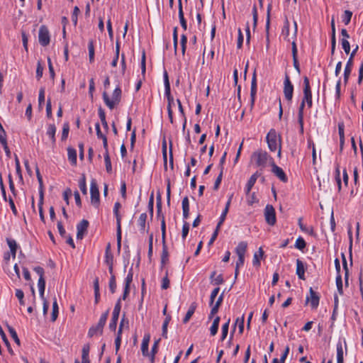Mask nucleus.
I'll list each match as a JSON object with an SVG mask.
<instances>
[{
  "mask_svg": "<svg viewBox=\"0 0 363 363\" xmlns=\"http://www.w3.org/2000/svg\"><path fill=\"white\" fill-rule=\"evenodd\" d=\"M90 194L91 203L98 207L99 205V191L97 184L94 179L91 182Z\"/></svg>",
  "mask_w": 363,
  "mask_h": 363,
  "instance_id": "9",
  "label": "nucleus"
},
{
  "mask_svg": "<svg viewBox=\"0 0 363 363\" xmlns=\"http://www.w3.org/2000/svg\"><path fill=\"white\" fill-rule=\"evenodd\" d=\"M16 296L19 300L20 305L23 306L25 304L23 297H24V293L21 289H16Z\"/></svg>",
  "mask_w": 363,
  "mask_h": 363,
  "instance_id": "60",
  "label": "nucleus"
},
{
  "mask_svg": "<svg viewBox=\"0 0 363 363\" xmlns=\"http://www.w3.org/2000/svg\"><path fill=\"white\" fill-rule=\"evenodd\" d=\"M6 242L10 248L11 256L14 259L16 257L18 248L17 243L15 240L11 238H6Z\"/></svg>",
  "mask_w": 363,
  "mask_h": 363,
  "instance_id": "21",
  "label": "nucleus"
},
{
  "mask_svg": "<svg viewBox=\"0 0 363 363\" xmlns=\"http://www.w3.org/2000/svg\"><path fill=\"white\" fill-rule=\"evenodd\" d=\"M59 308L58 304L57 302V298L55 297L54 301L52 303V315H51V321L55 322L58 316L59 313Z\"/></svg>",
  "mask_w": 363,
  "mask_h": 363,
  "instance_id": "28",
  "label": "nucleus"
},
{
  "mask_svg": "<svg viewBox=\"0 0 363 363\" xmlns=\"http://www.w3.org/2000/svg\"><path fill=\"white\" fill-rule=\"evenodd\" d=\"M303 98L304 102L307 103L308 108L312 106V93L310 86L309 79L307 77H303Z\"/></svg>",
  "mask_w": 363,
  "mask_h": 363,
  "instance_id": "5",
  "label": "nucleus"
},
{
  "mask_svg": "<svg viewBox=\"0 0 363 363\" xmlns=\"http://www.w3.org/2000/svg\"><path fill=\"white\" fill-rule=\"evenodd\" d=\"M80 11L78 6H75L73 10V13L72 15V21L74 26L77 24V16L79 13Z\"/></svg>",
  "mask_w": 363,
  "mask_h": 363,
  "instance_id": "63",
  "label": "nucleus"
},
{
  "mask_svg": "<svg viewBox=\"0 0 363 363\" xmlns=\"http://www.w3.org/2000/svg\"><path fill=\"white\" fill-rule=\"evenodd\" d=\"M352 67L350 65H347L345 67L344 70V82L347 84L350 76L352 72Z\"/></svg>",
  "mask_w": 363,
  "mask_h": 363,
  "instance_id": "51",
  "label": "nucleus"
},
{
  "mask_svg": "<svg viewBox=\"0 0 363 363\" xmlns=\"http://www.w3.org/2000/svg\"><path fill=\"white\" fill-rule=\"evenodd\" d=\"M179 18L182 28L186 30L187 28V23L184 16L183 9L181 7L180 11H179Z\"/></svg>",
  "mask_w": 363,
  "mask_h": 363,
  "instance_id": "47",
  "label": "nucleus"
},
{
  "mask_svg": "<svg viewBox=\"0 0 363 363\" xmlns=\"http://www.w3.org/2000/svg\"><path fill=\"white\" fill-rule=\"evenodd\" d=\"M121 203L119 202L115 203L114 208H113V213L116 218V225L117 226H121V216L119 213V209L121 208Z\"/></svg>",
  "mask_w": 363,
  "mask_h": 363,
  "instance_id": "29",
  "label": "nucleus"
},
{
  "mask_svg": "<svg viewBox=\"0 0 363 363\" xmlns=\"http://www.w3.org/2000/svg\"><path fill=\"white\" fill-rule=\"evenodd\" d=\"M89 226V222L88 220L83 219L82 221H80L77 225V238L78 240H82L84 235V234L87 231V228Z\"/></svg>",
  "mask_w": 363,
  "mask_h": 363,
  "instance_id": "13",
  "label": "nucleus"
},
{
  "mask_svg": "<svg viewBox=\"0 0 363 363\" xmlns=\"http://www.w3.org/2000/svg\"><path fill=\"white\" fill-rule=\"evenodd\" d=\"M109 289L111 294H114L116 290V279L114 274L111 276L108 283Z\"/></svg>",
  "mask_w": 363,
  "mask_h": 363,
  "instance_id": "38",
  "label": "nucleus"
},
{
  "mask_svg": "<svg viewBox=\"0 0 363 363\" xmlns=\"http://www.w3.org/2000/svg\"><path fill=\"white\" fill-rule=\"evenodd\" d=\"M7 328H8L9 332L11 337L13 339L15 342L19 345H20V340H19V338L18 337V335H17L15 329L13 328H12L11 326H9V325H7Z\"/></svg>",
  "mask_w": 363,
  "mask_h": 363,
  "instance_id": "44",
  "label": "nucleus"
},
{
  "mask_svg": "<svg viewBox=\"0 0 363 363\" xmlns=\"http://www.w3.org/2000/svg\"><path fill=\"white\" fill-rule=\"evenodd\" d=\"M69 131V123H65L63 125V128H62V137H61L62 140H65L67 138Z\"/></svg>",
  "mask_w": 363,
  "mask_h": 363,
  "instance_id": "49",
  "label": "nucleus"
},
{
  "mask_svg": "<svg viewBox=\"0 0 363 363\" xmlns=\"http://www.w3.org/2000/svg\"><path fill=\"white\" fill-rule=\"evenodd\" d=\"M237 325H238L239 333L242 334L243 333V330H244V315H242V316L240 318H238L236 319V321H235V325L233 326V332L235 331V327H236Z\"/></svg>",
  "mask_w": 363,
  "mask_h": 363,
  "instance_id": "35",
  "label": "nucleus"
},
{
  "mask_svg": "<svg viewBox=\"0 0 363 363\" xmlns=\"http://www.w3.org/2000/svg\"><path fill=\"white\" fill-rule=\"evenodd\" d=\"M230 322V319L228 318L227 320V322L225 324H223L222 326V335H221L222 341H223L227 337Z\"/></svg>",
  "mask_w": 363,
  "mask_h": 363,
  "instance_id": "43",
  "label": "nucleus"
},
{
  "mask_svg": "<svg viewBox=\"0 0 363 363\" xmlns=\"http://www.w3.org/2000/svg\"><path fill=\"white\" fill-rule=\"evenodd\" d=\"M267 143L269 149L272 152H274L278 148V157L281 156V137L277 135L274 129H271L267 135Z\"/></svg>",
  "mask_w": 363,
  "mask_h": 363,
  "instance_id": "1",
  "label": "nucleus"
},
{
  "mask_svg": "<svg viewBox=\"0 0 363 363\" xmlns=\"http://www.w3.org/2000/svg\"><path fill=\"white\" fill-rule=\"evenodd\" d=\"M133 268H130L128 275L125 279V286L130 287L131 282L133 281Z\"/></svg>",
  "mask_w": 363,
  "mask_h": 363,
  "instance_id": "54",
  "label": "nucleus"
},
{
  "mask_svg": "<svg viewBox=\"0 0 363 363\" xmlns=\"http://www.w3.org/2000/svg\"><path fill=\"white\" fill-rule=\"evenodd\" d=\"M162 252L161 255V267L162 268L169 261V252L166 245V223L164 216H163L162 220Z\"/></svg>",
  "mask_w": 363,
  "mask_h": 363,
  "instance_id": "4",
  "label": "nucleus"
},
{
  "mask_svg": "<svg viewBox=\"0 0 363 363\" xmlns=\"http://www.w3.org/2000/svg\"><path fill=\"white\" fill-rule=\"evenodd\" d=\"M251 159L255 161L257 166L264 168L269 162L272 164L274 159L266 151L259 150L252 153Z\"/></svg>",
  "mask_w": 363,
  "mask_h": 363,
  "instance_id": "2",
  "label": "nucleus"
},
{
  "mask_svg": "<svg viewBox=\"0 0 363 363\" xmlns=\"http://www.w3.org/2000/svg\"><path fill=\"white\" fill-rule=\"evenodd\" d=\"M186 43H187V37L184 34L182 35V36H181V47H182V52L183 55L185 54Z\"/></svg>",
  "mask_w": 363,
  "mask_h": 363,
  "instance_id": "62",
  "label": "nucleus"
},
{
  "mask_svg": "<svg viewBox=\"0 0 363 363\" xmlns=\"http://www.w3.org/2000/svg\"><path fill=\"white\" fill-rule=\"evenodd\" d=\"M109 311L107 310L105 313H104L101 317L100 319L97 323L98 326H99L101 328L104 330V327L106 323L108 316Z\"/></svg>",
  "mask_w": 363,
  "mask_h": 363,
  "instance_id": "40",
  "label": "nucleus"
},
{
  "mask_svg": "<svg viewBox=\"0 0 363 363\" xmlns=\"http://www.w3.org/2000/svg\"><path fill=\"white\" fill-rule=\"evenodd\" d=\"M35 172L36 177L39 183V198L44 199V186L43 182V177L38 167H35Z\"/></svg>",
  "mask_w": 363,
  "mask_h": 363,
  "instance_id": "18",
  "label": "nucleus"
},
{
  "mask_svg": "<svg viewBox=\"0 0 363 363\" xmlns=\"http://www.w3.org/2000/svg\"><path fill=\"white\" fill-rule=\"evenodd\" d=\"M56 130H57L56 127L54 124H50L48 127V130L46 132L47 135H48L50 138L52 145H55V141H56V139H55Z\"/></svg>",
  "mask_w": 363,
  "mask_h": 363,
  "instance_id": "24",
  "label": "nucleus"
},
{
  "mask_svg": "<svg viewBox=\"0 0 363 363\" xmlns=\"http://www.w3.org/2000/svg\"><path fill=\"white\" fill-rule=\"evenodd\" d=\"M44 101H45V87H41L40 89L39 95H38V104H39L40 108H41Z\"/></svg>",
  "mask_w": 363,
  "mask_h": 363,
  "instance_id": "57",
  "label": "nucleus"
},
{
  "mask_svg": "<svg viewBox=\"0 0 363 363\" xmlns=\"http://www.w3.org/2000/svg\"><path fill=\"white\" fill-rule=\"evenodd\" d=\"M281 34H282V35L284 36V39L285 40H287L288 41H289V22L287 18L285 20V22H284V26H283V28H282Z\"/></svg>",
  "mask_w": 363,
  "mask_h": 363,
  "instance_id": "39",
  "label": "nucleus"
},
{
  "mask_svg": "<svg viewBox=\"0 0 363 363\" xmlns=\"http://www.w3.org/2000/svg\"><path fill=\"white\" fill-rule=\"evenodd\" d=\"M104 162L106 164V169L108 173H111L112 171L111 162L109 157L108 152H105L104 154Z\"/></svg>",
  "mask_w": 363,
  "mask_h": 363,
  "instance_id": "42",
  "label": "nucleus"
},
{
  "mask_svg": "<svg viewBox=\"0 0 363 363\" xmlns=\"http://www.w3.org/2000/svg\"><path fill=\"white\" fill-rule=\"evenodd\" d=\"M264 256V251L262 247L259 248V250L254 254L253 257V265L256 267L260 266V259Z\"/></svg>",
  "mask_w": 363,
  "mask_h": 363,
  "instance_id": "23",
  "label": "nucleus"
},
{
  "mask_svg": "<svg viewBox=\"0 0 363 363\" xmlns=\"http://www.w3.org/2000/svg\"><path fill=\"white\" fill-rule=\"evenodd\" d=\"M260 176V173L258 172H256L254 173L250 178L249 179L246 187H245V194L248 195L252 188V186L255 185L257 178Z\"/></svg>",
  "mask_w": 363,
  "mask_h": 363,
  "instance_id": "15",
  "label": "nucleus"
},
{
  "mask_svg": "<svg viewBox=\"0 0 363 363\" xmlns=\"http://www.w3.org/2000/svg\"><path fill=\"white\" fill-rule=\"evenodd\" d=\"M68 160L72 165L77 164V151L74 148L69 147L67 148Z\"/></svg>",
  "mask_w": 363,
  "mask_h": 363,
  "instance_id": "22",
  "label": "nucleus"
},
{
  "mask_svg": "<svg viewBox=\"0 0 363 363\" xmlns=\"http://www.w3.org/2000/svg\"><path fill=\"white\" fill-rule=\"evenodd\" d=\"M88 50H89V60L90 63L94 62V46L93 40H90L88 43Z\"/></svg>",
  "mask_w": 363,
  "mask_h": 363,
  "instance_id": "33",
  "label": "nucleus"
},
{
  "mask_svg": "<svg viewBox=\"0 0 363 363\" xmlns=\"http://www.w3.org/2000/svg\"><path fill=\"white\" fill-rule=\"evenodd\" d=\"M232 197H233V195H231L230 196L228 201H227V203L225 204V207L223 209V212H222V213H221V215L220 216L219 221L218 223V227H221V225H223V222L225 221V220L226 218V216H227V214L228 213L229 208H230V206Z\"/></svg>",
  "mask_w": 363,
  "mask_h": 363,
  "instance_id": "17",
  "label": "nucleus"
},
{
  "mask_svg": "<svg viewBox=\"0 0 363 363\" xmlns=\"http://www.w3.org/2000/svg\"><path fill=\"white\" fill-rule=\"evenodd\" d=\"M146 71V56H145V51L143 50L142 52V57H141V72L142 74H145Z\"/></svg>",
  "mask_w": 363,
  "mask_h": 363,
  "instance_id": "53",
  "label": "nucleus"
},
{
  "mask_svg": "<svg viewBox=\"0 0 363 363\" xmlns=\"http://www.w3.org/2000/svg\"><path fill=\"white\" fill-rule=\"evenodd\" d=\"M162 150L163 160H164V167L167 168V142H166L165 138H164L162 140Z\"/></svg>",
  "mask_w": 363,
  "mask_h": 363,
  "instance_id": "48",
  "label": "nucleus"
},
{
  "mask_svg": "<svg viewBox=\"0 0 363 363\" xmlns=\"http://www.w3.org/2000/svg\"><path fill=\"white\" fill-rule=\"evenodd\" d=\"M103 99L106 105L110 108L113 109L115 106L121 101V89L119 86L116 87L113 92L112 96V99H110L108 94L106 91H104L103 94Z\"/></svg>",
  "mask_w": 363,
  "mask_h": 363,
  "instance_id": "3",
  "label": "nucleus"
},
{
  "mask_svg": "<svg viewBox=\"0 0 363 363\" xmlns=\"http://www.w3.org/2000/svg\"><path fill=\"white\" fill-rule=\"evenodd\" d=\"M352 16V11H350L349 10L345 11L344 14L342 16V21L344 22V23L345 25H348L350 23Z\"/></svg>",
  "mask_w": 363,
  "mask_h": 363,
  "instance_id": "46",
  "label": "nucleus"
},
{
  "mask_svg": "<svg viewBox=\"0 0 363 363\" xmlns=\"http://www.w3.org/2000/svg\"><path fill=\"white\" fill-rule=\"evenodd\" d=\"M103 329L101 328L98 325H92L88 331V336L89 337H92L94 335L96 334L102 335Z\"/></svg>",
  "mask_w": 363,
  "mask_h": 363,
  "instance_id": "30",
  "label": "nucleus"
},
{
  "mask_svg": "<svg viewBox=\"0 0 363 363\" xmlns=\"http://www.w3.org/2000/svg\"><path fill=\"white\" fill-rule=\"evenodd\" d=\"M196 308V303L195 302H193L191 304V306H189V308L188 311L186 312L185 317L183 319L184 323H186L190 320V318L194 313Z\"/></svg>",
  "mask_w": 363,
  "mask_h": 363,
  "instance_id": "25",
  "label": "nucleus"
},
{
  "mask_svg": "<svg viewBox=\"0 0 363 363\" xmlns=\"http://www.w3.org/2000/svg\"><path fill=\"white\" fill-rule=\"evenodd\" d=\"M298 277L301 280H305V267L303 262L299 259H296V272Z\"/></svg>",
  "mask_w": 363,
  "mask_h": 363,
  "instance_id": "16",
  "label": "nucleus"
},
{
  "mask_svg": "<svg viewBox=\"0 0 363 363\" xmlns=\"http://www.w3.org/2000/svg\"><path fill=\"white\" fill-rule=\"evenodd\" d=\"M219 291H220V288L216 287L211 291V294L210 296V303H209L211 306H212L213 304L215 298L218 296Z\"/></svg>",
  "mask_w": 363,
  "mask_h": 363,
  "instance_id": "59",
  "label": "nucleus"
},
{
  "mask_svg": "<svg viewBox=\"0 0 363 363\" xmlns=\"http://www.w3.org/2000/svg\"><path fill=\"white\" fill-rule=\"evenodd\" d=\"M359 49V46L358 45H356V47L354 48V49L352 50V53L350 54V56L347 62V65H350V66H353V59L357 52Z\"/></svg>",
  "mask_w": 363,
  "mask_h": 363,
  "instance_id": "58",
  "label": "nucleus"
},
{
  "mask_svg": "<svg viewBox=\"0 0 363 363\" xmlns=\"http://www.w3.org/2000/svg\"><path fill=\"white\" fill-rule=\"evenodd\" d=\"M341 45L345 52L349 54L350 52V45L348 40L341 39Z\"/></svg>",
  "mask_w": 363,
  "mask_h": 363,
  "instance_id": "56",
  "label": "nucleus"
},
{
  "mask_svg": "<svg viewBox=\"0 0 363 363\" xmlns=\"http://www.w3.org/2000/svg\"><path fill=\"white\" fill-rule=\"evenodd\" d=\"M306 243L304 240V239L302 237H299L296 239V243H295V247L303 250L306 247Z\"/></svg>",
  "mask_w": 363,
  "mask_h": 363,
  "instance_id": "45",
  "label": "nucleus"
},
{
  "mask_svg": "<svg viewBox=\"0 0 363 363\" xmlns=\"http://www.w3.org/2000/svg\"><path fill=\"white\" fill-rule=\"evenodd\" d=\"M271 166H272V172L277 177H278L282 182H284V183L287 182V181H288L287 176L286 175L284 170L280 167L277 166L274 163V161H272Z\"/></svg>",
  "mask_w": 363,
  "mask_h": 363,
  "instance_id": "12",
  "label": "nucleus"
},
{
  "mask_svg": "<svg viewBox=\"0 0 363 363\" xmlns=\"http://www.w3.org/2000/svg\"><path fill=\"white\" fill-rule=\"evenodd\" d=\"M38 286L39 289L40 297L42 300H44V298H45L44 292H45V280L44 278H41V279H38Z\"/></svg>",
  "mask_w": 363,
  "mask_h": 363,
  "instance_id": "32",
  "label": "nucleus"
},
{
  "mask_svg": "<svg viewBox=\"0 0 363 363\" xmlns=\"http://www.w3.org/2000/svg\"><path fill=\"white\" fill-rule=\"evenodd\" d=\"M305 102L304 100H302L300 106L298 108V122H301V119H303V109L305 107Z\"/></svg>",
  "mask_w": 363,
  "mask_h": 363,
  "instance_id": "55",
  "label": "nucleus"
},
{
  "mask_svg": "<svg viewBox=\"0 0 363 363\" xmlns=\"http://www.w3.org/2000/svg\"><path fill=\"white\" fill-rule=\"evenodd\" d=\"M264 213L267 223L269 225H274L277 221L274 208L272 205L267 204Z\"/></svg>",
  "mask_w": 363,
  "mask_h": 363,
  "instance_id": "7",
  "label": "nucleus"
},
{
  "mask_svg": "<svg viewBox=\"0 0 363 363\" xmlns=\"http://www.w3.org/2000/svg\"><path fill=\"white\" fill-rule=\"evenodd\" d=\"M284 94L286 99L291 101L293 97L294 86L290 81V78L287 74H285L284 82Z\"/></svg>",
  "mask_w": 363,
  "mask_h": 363,
  "instance_id": "8",
  "label": "nucleus"
},
{
  "mask_svg": "<svg viewBox=\"0 0 363 363\" xmlns=\"http://www.w3.org/2000/svg\"><path fill=\"white\" fill-rule=\"evenodd\" d=\"M320 296L311 287L309 289V296L306 297V302H309L312 308L315 309L319 305Z\"/></svg>",
  "mask_w": 363,
  "mask_h": 363,
  "instance_id": "10",
  "label": "nucleus"
},
{
  "mask_svg": "<svg viewBox=\"0 0 363 363\" xmlns=\"http://www.w3.org/2000/svg\"><path fill=\"white\" fill-rule=\"evenodd\" d=\"M247 247V243L245 241L240 242L238 246L235 248V252L238 257H245V254L246 252Z\"/></svg>",
  "mask_w": 363,
  "mask_h": 363,
  "instance_id": "19",
  "label": "nucleus"
},
{
  "mask_svg": "<svg viewBox=\"0 0 363 363\" xmlns=\"http://www.w3.org/2000/svg\"><path fill=\"white\" fill-rule=\"evenodd\" d=\"M38 40L42 46H47L50 42V33L48 28L43 25L40 27L38 32Z\"/></svg>",
  "mask_w": 363,
  "mask_h": 363,
  "instance_id": "6",
  "label": "nucleus"
},
{
  "mask_svg": "<svg viewBox=\"0 0 363 363\" xmlns=\"http://www.w3.org/2000/svg\"><path fill=\"white\" fill-rule=\"evenodd\" d=\"M291 50H292V56H293V63L294 67L296 69V70L300 73L301 69L299 67V63L297 58V47L295 40H293L291 43Z\"/></svg>",
  "mask_w": 363,
  "mask_h": 363,
  "instance_id": "14",
  "label": "nucleus"
},
{
  "mask_svg": "<svg viewBox=\"0 0 363 363\" xmlns=\"http://www.w3.org/2000/svg\"><path fill=\"white\" fill-rule=\"evenodd\" d=\"M116 238H117V247L118 251L121 250V239H122V235H121V226H117L116 229Z\"/></svg>",
  "mask_w": 363,
  "mask_h": 363,
  "instance_id": "50",
  "label": "nucleus"
},
{
  "mask_svg": "<svg viewBox=\"0 0 363 363\" xmlns=\"http://www.w3.org/2000/svg\"><path fill=\"white\" fill-rule=\"evenodd\" d=\"M79 187L83 194H87L86 177L84 174H82V178L79 181Z\"/></svg>",
  "mask_w": 363,
  "mask_h": 363,
  "instance_id": "36",
  "label": "nucleus"
},
{
  "mask_svg": "<svg viewBox=\"0 0 363 363\" xmlns=\"http://www.w3.org/2000/svg\"><path fill=\"white\" fill-rule=\"evenodd\" d=\"M189 230V224L187 222H184L182 226V237L183 240H185Z\"/></svg>",
  "mask_w": 363,
  "mask_h": 363,
  "instance_id": "61",
  "label": "nucleus"
},
{
  "mask_svg": "<svg viewBox=\"0 0 363 363\" xmlns=\"http://www.w3.org/2000/svg\"><path fill=\"white\" fill-rule=\"evenodd\" d=\"M169 287V279L168 278V271L166 272L165 276L162 279V289H167Z\"/></svg>",
  "mask_w": 363,
  "mask_h": 363,
  "instance_id": "52",
  "label": "nucleus"
},
{
  "mask_svg": "<svg viewBox=\"0 0 363 363\" xmlns=\"http://www.w3.org/2000/svg\"><path fill=\"white\" fill-rule=\"evenodd\" d=\"M157 214L159 218H161L162 220V216H164V215L162 213V199L160 194L157 196Z\"/></svg>",
  "mask_w": 363,
  "mask_h": 363,
  "instance_id": "41",
  "label": "nucleus"
},
{
  "mask_svg": "<svg viewBox=\"0 0 363 363\" xmlns=\"http://www.w3.org/2000/svg\"><path fill=\"white\" fill-rule=\"evenodd\" d=\"M256 94H257V76H256V69H255L253 72L252 82H251L250 109H252L254 107Z\"/></svg>",
  "mask_w": 363,
  "mask_h": 363,
  "instance_id": "11",
  "label": "nucleus"
},
{
  "mask_svg": "<svg viewBox=\"0 0 363 363\" xmlns=\"http://www.w3.org/2000/svg\"><path fill=\"white\" fill-rule=\"evenodd\" d=\"M118 318H119V315L118 314L112 313L111 320V322H110L109 325H108L109 329L111 331H116V327H117L118 320Z\"/></svg>",
  "mask_w": 363,
  "mask_h": 363,
  "instance_id": "34",
  "label": "nucleus"
},
{
  "mask_svg": "<svg viewBox=\"0 0 363 363\" xmlns=\"http://www.w3.org/2000/svg\"><path fill=\"white\" fill-rule=\"evenodd\" d=\"M94 299H95L94 301H95V303L97 304L100 299L99 277H96L94 279Z\"/></svg>",
  "mask_w": 363,
  "mask_h": 363,
  "instance_id": "26",
  "label": "nucleus"
},
{
  "mask_svg": "<svg viewBox=\"0 0 363 363\" xmlns=\"http://www.w3.org/2000/svg\"><path fill=\"white\" fill-rule=\"evenodd\" d=\"M337 363H344V352L341 342L337 344Z\"/></svg>",
  "mask_w": 363,
  "mask_h": 363,
  "instance_id": "27",
  "label": "nucleus"
},
{
  "mask_svg": "<svg viewBox=\"0 0 363 363\" xmlns=\"http://www.w3.org/2000/svg\"><path fill=\"white\" fill-rule=\"evenodd\" d=\"M150 339V334H145L143 337V340L141 345V351L144 356L148 355V346Z\"/></svg>",
  "mask_w": 363,
  "mask_h": 363,
  "instance_id": "20",
  "label": "nucleus"
},
{
  "mask_svg": "<svg viewBox=\"0 0 363 363\" xmlns=\"http://www.w3.org/2000/svg\"><path fill=\"white\" fill-rule=\"evenodd\" d=\"M147 216L146 213H143L140 214L139 219L138 220V225L140 226V230L141 232H144L145 230V223Z\"/></svg>",
  "mask_w": 363,
  "mask_h": 363,
  "instance_id": "31",
  "label": "nucleus"
},
{
  "mask_svg": "<svg viewBox=\"0 0 363 363\" xmlns=\"http://www.w3.org/2000/svg\"><path fill=\"white\" fill-rule=\"evenodd\" d=\"M336 285L338 290V292L342 294L343 293L342 291V281L340 274H338L336 277Z\"/></svg>",
  "mask_w": 363,
  "mask_h": 363,
  "instance_id": "64",
  "label": "nucleus"
},
{
  "mask_svg": "<svg viewBox=\"0 0 363 363\" xmlns=\"http://www.w3.org/2000/svg\"><path fill=\"white\" fill-rule=\"evenodd\" d=\"M272 9V4H269L267 6V20H266V33H267V38H269V30L270 26V12Z\"/></svg>",
  "mask_w": 363,
  "mask_h": 363,
  "instance_id": "37",
  "label": "nucleus"
}]
</instances>
